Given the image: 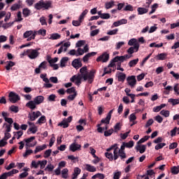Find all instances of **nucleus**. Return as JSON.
I'll return each instance as SVG.
<instances>
[{
    "instance_id": "6ab92c4d",
    "label": "nucleus",
    "mask_w": 179,
    "mask_h": 179,
    "mask_svg": "<svg viewBox=\"0 0 179 179\" xmlns=\"http://www.w3.org/2000/svg\"><path fill=\"white\" fill-rule=\"evenodd\" d=\"M167 58V53H160L157 55V59L158 61H164Z\"/></svg>"
},
{
    "instance_id": "4be33fe9",
    "label": "nucleus",
    "mask_w": 179,
    "mask_h": 179,
    "mask_svg": "<svg viewBox=\"0 0 179 179\" xmlns=\"http://www.w3.org/2000/svg\"><path fill=\"white\" fill-rule=\"evenodd\" d=\"M44 149H47V145L43 144L42 146H37L34 150L35 155L38 153V152H41V150H44Z\"/></svg>"
},
{
    "instance_id": "a19ab883",
    "label": "nucleus",
    "mask_w": 179,
    "mask_h": 179,
    "mask_svg": "<svg viewBox=\"0 0 179 179\" xmlns=\"http://www.w3.org/2000/svg\"><path fill=\"white\" fill-rule=\"evenodd\" d=\"M136 44H139V43H138V41L136 40V38H131L128 42V45H133V47H134V45Z\"/></svg>"
},
{
    "instance_id": "72a5a7b5",
    "label": "nucleus",
    "mask_w": 179,
    "mask_h": 179,
    "mask_svg": "<svg viewBox=\"0 0 179 179\" xmlns=\"http://www.w3.org/2000/svg\"><path fill=\"white\" fill-rule=\"evenodd\" d=\"M80 72L81 73V76H83V75H89V73H87V67L83 66L80 69Z\"/></svg>"
},
{
    "instance_id": "79ce46f5",
    "label": "nucleus",
    "mask_w": 179,
    "mask_h": 179,
    "mask_svg": "<svg viewBox=\"0 0 179 179\" xmlns=\"http://www.w3.org/2000/svg\"><path fill=\"white\" fill-rule=\"evenodd\" d=\"M124 145L126 146V148H128L129 149L134 148V145L135 144L134 141H130L128 143L124 142Z\"/></svg>"
},
{
    "instance_id": "5701e85b",
    "label": "nucleus",
    "mask_w": 179,
    "mask_h": 179,
    "mask_svg": "<svg viewBox=\"0 0 179 179\" xmlns=\"http://www.w3.org/2000/svg\"><path fill=\"white\" fill-rule=\"evenodd\" d=\"M30 13H31V11L28 8H24L22 10V15L24 17H28V16H30Z\"/></svg>"
},
{
    "instance_id": "9b49d317",
    "label": "nucleus",
    "mask_w": 179,
    "mask_h": 179,
    "mask_svg": "<svg viewBox=\"0 0 179 179\" xmlns=\"http://www.w3.org/2000/svg\"><path fill=\"white\" fill-rule=\"evenodd\" d=\"M138 51H139V44H136L134 46L130 47L127 50L128 54H130V55L134 54V52H138Z\"/></svg>"
},
{
    "instance_id": "603ef678",
    "label": "nucleus",
    "mask_w": 179,
    "mask_h": 179,
    "mask_svg": "<svg viewBox=\"0 0 179 179\" xmlns=\"http://www.w3.org/2000/svg\"><path fill=\"white\" fill-rule=\"evenodd\" d=\"M62 174L63 178H68V169H64L62 171Z\"/></svg>"
},
{
    "instance_id": "7ed1b4c3",
    "label": "nucleus",
    "mask_w": 179,
    "mask_h": 179,
    "mask_svg": "<svg viewBox=\"0 0 179 179\" xmlns=\"http://www.w3.org/2000/svg\"><path fill=\"white\" fill-rule=\"evenodd\" d=\"M40 48L38 49H28L27 52L28 53V57L30 59H36L38 55H40Z\"/></svg>"
},
{
    "instance_id": "1a4fd4ad",
    "label": "nucleus",
    "mask_w": 179,
    "mask_h": 179,
    "mask_svg": "<svg viewBox=\"0 0 179 179\" xmlns=\"http://www.w3.org/2000/svg\"><path fill=\"white\" fill-rule=\"evenodd\" d=\"M81 148H82V145H80V144L73 143L69 146V150L71 152H76L78 150H80Z\"/></svg>"
},
{
    "instance_id": "20e7f679",
    "label": "nucleus",
    "mask_w": 179,
    "mask_h": 179,
    "mask_svg": "<svg viewBox=\"0 0 179 179\" xmlns=\"http://www.w3.org/2000/svg\"><path fill=\"white\" fill-rule=\"evenodd\" d=\"M118 145L117 143L111 145L109 148L106 149V152L109 153L111 150H114V160H117L118 159Z\"/></svg>"
},
{
    "instance_id": "680f3d73",
    "label": "nucleus",
    "mask_w": 179,
    "mask_h": 179,
    "mask_svg": "<svg viewBox=\"0 0 179 179\" xmlns=\"http://www.w3.org/2000/svg\"><path fill=\"white\" fill-rule=\"evenodd\" d=\"M85 41H78L76 44V47H82V45H85Z\"/></svg>"
},
{
    "instance_id": "0eeeda50",
    "label": "nucleus",
    "mask_w": 179,
    "mask_h": 179,
    "mask_svg": "<svg viewBox=\"0 0 179 179\" xmlns=\"http://www.w3.org/2000/svg\"><path fill=\"white\" fill-rule=\"evenodd\" d=\"M41 112L36 111V112H31V113H29L28 118H29L30 121H36L38 117H41Z\"/></svg>"
},
{
    "instance_id": "c756f323",
    "label": "nucleus",
    "mask_w": 179,
    "mask_h": 179,
    "mask_svg": "<svg viewBox=\"0 0 179 179\" xmlns=\"http://www.w3.org/2000/svg\"><path fill=\"white\" fill-rule=\"evenodd\" d=\"M58 127H62L63 128H68L69 123L66 122V120H63L60 123L58 124Z\"/></svg>"
},
{
    "instance_id": "39448f33",
    "label": "nucleus",
    "mask_w": 179,
    "mask_h": 179,
    "mask_svg": "<svg viewBox=\"0 0 179 179\" xmlns=\"http://www.w3.org/2000/svg\"><path fill=\"white\" fill-rule=\"evenodd\" d=\"M8 97H9V101H10V103H15L17 101H19V100H20V96L17 95V94L13 92H10L9 93Z\"/></svg>"
},
{
    "instance_id": "69168bd1",
    "label": "nucleus",
    "mask_w": 179,
    "mask_h": 179,
    "mask_svg": "<svg viewBox=\"0 0 179 179\" xmlns=\"http://www.w3.org/2000/svg\"><path fill=\"white\" fill-rule=\"evenodd\" d=\"M121 177V171L114 173L113 179H120Z\"/></svg>"
},
{
    "instance_id": "bf43d9fd",
    "label": "nucleus",
    "mask_w": 179,
    "mask_h": 179,
    "mask_svg": "<svg viewBox=\"0 0 179 179\" xmlns=\"http://www.w3.org/2000/svg\"><path fill=\"white\" fill-rule=\"evenodd\" d=\"M99 33H100V29H95L91 31L90 36L91 37H94V36H97Z\"/></svg>"
},
{
    "instance_id": "09e8293b",
    "label": "nucleus",
    "mask_w": 179,
    "mask_h": 179,
    "mask_svg": "<svg viewBox=\"0 0 179 179\" xmlns=\"http://www.w3.org/2000/svg\"><path fill=\"white\" fill-rule=\"evenodd\" d=\"M161 115H164V117H166V118H167V117H170V111L169 110H162L160 112Z\"/></svg>"
},
{
    "instance_id": "052dcab7",
    "label": "nucleus",
    "mask_w": 179,
    "mask_h": 179,
    "mask_svg": "<svg viewBox=\"0 0 179 179\" xmlns=\"http://www.w3.org/2000/svg\"><path fill=\"white\" fill-rule=\"evenodd\" d=\"M55 99H57V96L55 94H52L48 96V100L49 101H55Z\"/></svg>"
},
{
    "instance_id": "423d86ee",
    "label": "nucleus",
    "mask_w": 179,
    "mask_h": 179,
    "mask_svg": "<svg viewBox=\"0 0 179 179\" xmlns=\"http://www.w3.org/2000/svg\"><path fill=\"white\" fill-rule=\"evenodd\" d=\"M109 59H110V55H108V53L105 52L99 57H97L96 62H100L101 61H102V62H107Z\"/></svg>"
},
{
    "instance_id": "2eb2a0df",
    "label": "nucleus",
    "mask_w": 179,
    "mask_h": 179,
    "mask_svg": "<svg viewBox=\"0 0 179 179\" xmlns=\"http://www.w3.org/2000/svg\"><path fill=\"white\" fill-rule=\"evenodd\" d=\"M37 103L34 101H29L26 104V107H28V108H30V110H35L36 108Z\"/></svg>"
},
{
    "instance_id": "ddd939ff",
    "label": "nucleus",
    "mask_w": 179,
    "mask_h": 179,
    "mask_svg": "<svg viewBox=\"0 0 179 179\" xmlns=\"http://www.w3.org/2000/svg\"><path fill=\"white\" fill-rule=\"evenodd\" d=\"M96 54L97 52H92L87 53L83 58V62H87V61H89V58L92 57H94V55H96Z\"/></svg>"
},
{
    "instance_id": "a878e982",
    "label": "nucleus",
    "mask_w": 179,
    "mask_h": 179,
    "mask_svg": "<svg viewBox=\"0 0 179 179\" xmlns=\"http://www.w3.org/2000/svg\"><path fill=\"white\" fill-rule=\"evenodd\" d=\"M34 139H36V136H31L30 138H24L23 141L26 143L25 146L29 145V143H31Z\"/></svg>"
},
{
    "instance_id": "e2e57ef3",
    "label": "nucleus",
    "mask_w": 179,
    "mask_h": 179,
    "mask_svg": "<svg viewBox=\"0 0 179 179\" xmlns=\"http://www.w3.org/2000/svg\"><path fill=\"white\" fill-rule=\"evenodd\" d=\"M39 68H42L43 69H47V62L44 61L43 62H41L39 66Z\"/></svg>"
},
{
    "instance_id": "f3484780",
    "label": "nucleus",
    "mask_w": 179,
    "mask_h": 179,
    "mask_svg": "<svg viewBox=\"0 0 179 179\" xmlns=\"http://www.w3.org/2000/svg\"><path fill=\"white\" fill-rule=\"evenodd\" d=\"M34 102L37 106L41 104L44 101V97L41 95L37 96L34 99Z\"/></svg>"
},
{
    "instance_id": "3c124183",
    "label": "nucleus",
    "mask_w": 179,
    "mask_h": 179,
    "mask_svg": "<svg viewBox=\"0 0 179 179\" xmlns=\"http://www.w3.org/2000/svg\"><path fill=\"white\" fill-rule=\"evenodd\" d=\"M117 33H118V29L110 30L107 32V34L108 36H115V34H117Z\"/></svg>"
},
{
    "instance_id": "4468645a",
    "label": "nucleus",
    "mask_w": 179,
    "mask_h": 179,
    "mask_svg": "<svg viewBox=\"0 0 179 179\" xmlns=\"http://www.w3.org/2000/svg\"><path fill=\"white\" fill-rule=\"evenodd\" d=\"M85 170L90 171V173H94L96 171V167L89 164L85 165Z\"/></svg>"
},
{
    "instance_id": "4c0bfd02",
    "label": "nucleus",
    "mask_w": 179,
    "mask_h": 179,
    "mask_svg": "<svg viewBox=\"0 0 179 179\" xmlns=\"http://www.w3.org/2000/svg\"><path fill=\"white\" fill-rule=\"evenodd\" d=\"M30 132H31L32 134H36V132H37V127L34 126L33 127L29 128L27 130V134L28 135H30Z\"/></svg>"
},
{
    "instance_id": "6e6552de",
    "label": "nucleus",
    "mask_w": 179,
    "mask_h": 179,
    "mask_svg": "<svg viewBox=\"0 0 179 179\" xmlns=\"http://www.w3.org/2000/svg\"><path fill=\"white\" fill-rule=\"evenodd\" d=\"M128 85L131 86V87H134L136 85V77L135 76H129L127 78Z\"/></svg>"
},
{
    "instance_id": "58836bf2",
    "label": "nucleus",
    "mask_w": 179,
    "mask_h": 179,
    "mask_svg": "<svg viewBox=\"0 0 179 179\" xmlns=\"http://www.w3.org/2000/svg\"><path fill=\"white\" fill-rule=\"evenodd\" d=\"M171 172L172 173V174H178L179 173V166H173L171 169Z\"/></svg>"
},
{
    "instance_id": "f8f14e48",
    "label": "nucleus",
    "mask_w": 179,
    "mask_h": 179,
    "mask_svg": "<svg viewBox=\"0 0 179 179\" xmlns=\"http://www.w3.org/2000/svg\"><path fill=\"white\" fill-rule=\"evenodd\" d=\"M127 78V74L120 72H117V80L118 82H122L124 83L125 81V79Z\"/></svg>"
},
{
    "instance_id": "393cba45",
    "label": "nucleus",
    "mask_w": 179,
    "mask_h": 179,
    "mask_svg": "<svg viewBox=\"0 0 179 179\" xmlns=\"http://www.w3.org/2000/svg\"><path fill=\"white\" fill-rule=\"evenodd\" d=\"M138 62H139V59L138 58L131 60L129 62V66H130V68H134V66H135L138 64Z\"/></svg>"
},
{
    "instance_id": "774afa93",
    "label": "nucleus",
    "mask_w": 179,
    "mask_h": 179,
    "mask_svg": "<svg viewBox=\"0 0 179 179\" xmlns=\"http://www.w3.org/2000/svg\"><path fill=\"white\" fill-rule=\"evenodd\" d=\"M111 17V15H110V13H103L102 16H101V19H110Z\"/></svg>"
},
{
    "instance_id": "864d4df0",
    "label": "nucleus",
    "mask_w": 179,
    "mask_h": 179,
    "mask_svg": "<svg viewBox=\"0 0 179 179\" xmlns=\"http://www.w3.org/2000/svg\"><path fill=\"white\" fill-rule=\"evenodd\" d=\"M17 19L15 20L14 22H22V20H23V18L22 17V12L21 11L17 12Z\"/></svg>"
},
{
    "instance_id": "b1692460",
    "label": "nucleus",
    "mask_w": 179,
    "mask_h": 179,
    "mask_svg": "<svg viewBox=\"0 0 179 179\" xmlns=\"http://www.w3.org/2000/svg\"><path fill=\"white\" fill-rule=\"evenodd\" d=\"M111 118L108 117V116H106V117L103 118L101 120V125H103V124H106V125H108L110 124V121Z\"/></svg>"
},
{
    "instance_id": "338daca9",
    "label": "nucleus",
    "mask_w": 179,
    "mask_h": 179,
    "mask_svg": "<svg viewBox=\"0 0 179 179\" xmlns=\"http://www.w3.org/2000/svg\"><path fill=\"white\" fill-rule=\"evenodd\" d=\"M33 153V150H26L25 153L23 155V157H27V156Z\"/></svg>"
},
{
    "instance_id": "c85d7f7f",
    "label": "nucleus",
    "mask_w": 179,
    "mask_h": 179,
    "mask_svg": "<svg viewBox=\"0 0 179 179\" xmlns=\"http://www.w3.org/2000/svg\"><path fill=\"white\" fill-rule=\"evenodd\" d=\"M61 38V35L57 33L50 34V40H58Z\"/></svg>"
},
{
    "instance_id": "e433bc0d",
    "label": "nucleus",
    "mask_w": 179,
    "mask_h": 179,
    "mask_svg": "<svg viewBox=\"0 0 179 179\" xmlns=\"http://www.w3.org/2000/svg\"><path fill=\"white\" fill-rule=\"evenodd\" d=\"M114 61H115L116 62H118V61H120L121 64L122 62H124L125 61V57H124V56H116L114 58Z\"/></svg>"
},
{
    "instance_id": "aec40b11",
    "label": "nucleus",
    "mask_w": 179,
    "mask_h": 179,
    "mask_svg": "<svg viewBox=\"0 0 179 179\" xmlns=\"http://www.w3.org/2000/svg\"><path fill=\"white\" fill-rule=\"evenodd\" d=\"M149 10L148 8H142V7H138L137 8L138 14V15H145V13H148Z\"/></svg>"
},
{
    "instance_id": "473e14b6",
    "label": "nucleus",
    "mask_w": 179,
    "mask_h": 179,
    "mask_svg": "<svg viewBox=\"0 0 179 179\" xmlns=\"http://www.w3.org/2000/svg\"><path fill=\"white\" fill-rule=\"evenodd\" d=\"M89 13V10L87 9H85L80 15L79 17V20H80V22H83V20L85 19V16L86 15H87V13Z\"/></svg>"
},
{
    "instance_id": "13d9d810",
    "label": "nucleus",
    "mask_w": 179,
    "mask_h": 179,
    "mask_svg": "<svg viewBox=\"0 0 179 179\" xmlns=\"http://www.w3.org/2000/svg\"><path fill=\"white\" fill-rule=\"evenodd\" d=\"M10 109V111H13V113H19V108L14 105L11 106Z\"/></svg>"
},
{
    "instance_id": "f704fd0d",
    "label": "nucleus",
    "mask_w": 179,
    "mask_h": 179,
    "mask_svg": "<svg viewBox=\"0 0 179 179\" xmlns=\"http://www.w3.org/2000/svg\"><path fill=\"white\" fill-rule=\"evenodd\" d=\"M105 157L108 159L109 162H113L114 159V155L111 152H105Z\"/></svg>"
},
{
    "instance_id": "4d7b16f0",
    "label": "nucleus",
    "mask_w": 179,
    "mask_h": 179,
    "mask_svg": "<svg viewBox=\"0 0 179 179\" xmlns=\"http://www.w3.org/2000/svg\"><path fill=\"white\" fill-rule=\"evenodd\" d=\"M82 23V21H80V20L78 21V20H73L72 21V24L73 26H75L76 27H78V26H80Z\"/></svg>"
},
{
    "instance_id": "49530a36",
    "label": "nucleus",
    "mask_w": 179,
    "mask_h": 179,
    "mask_svg": "<svg viewBox=\"0 0 179 179\" xmlns=\"http://www.w3.org/2000/svg\"><path fill=\"white\" fill-rule=\"evenodd\" d=\"M51 152H52L51 149L45 150L44 152L43 157H45V159H48V157L51 156Z\"/></svg>"
},
{
    "instance_id": "412c9836",
    "label": "nucleus",
    "mask_w": 179,
    "mask_h": 179,
    "mask_svg": "<svg viewBox=\"0 0 179 179\" xmlns=\"http://www.w3.org/2000/svg\"><path fill=\"white\" fill-rule=\"evenodd\" d=\"M69 61V58L68 57H62L60 60V66L62 68H64L65 66V64Z\"/></svg>"
},
{
    "instance_id": "a211bd4d",
    "label": "nucleus",
    "mask_w": 179,
    "mask_h": 179,
    "mask_svg": "<svg viewBox=\"0 0 179 179\" xmlns=\"http://www.w3.org/2000/svg\"><path fill=\"white\" fill-rule=\"evenodd\" d=\"M136 149L137 151H139L141 154L145 153V152H146V145H143L141 146L140 145H138L136 146Z\"/></svg>"
},
{
    "instance_id": "f257e3e1",
    "label": "nucleus",
    "mask_w": 179,
    "mask_h": 179,
    "mask_svg": "<svg viewBox=\"0 0 179 179\" xmlns=\"http://www.w3.org/2000/svg\"><path fill=\"white\" fill-rule=\"evenodd\" d=\"M96 73V71L92 70L89 75L87 74H83L81 76L80 74L78 75H74L70 78V81L73 83H75L76 86H80V84L82 83V79L86 82V80H88V83H93V81L94 80V74Z\"/></svg>"
},
{
    "instance_id": "cd10ccee",
    "label": "nucleus",
    "mask_w": 179,
    "mask_h": 179,
    "mask_svg": "<svg viewBox=\"0 0 179 179\" xmlns=\"http://www.w3.org/2000/svg\"><path fill=\"white\" fill-rule=\"evenodd\" d=\"M117 155H118V157H120L122 160H124V159H127V154L125 153V151L117 150Z\"/></svg>"
},
{
    "instance_id": "7c9ffc66",
    "label": "nucleus",
    "mask_w": 179,
    "mask_h": 179,
    "mask_svg": "<svg viewBox=\"0 0 179 179\" xmlns=\"http://www.w3.org/2000/svg\"><path fill=\"white\" fill-rule=\"evenodd\" d=\"M121 127H122V124H121L120 122L116 123V124L114 126L113 132H118V131H121Z\"/></svg>"
},
{
    "instance_id": "0e129e2a",
    "label": "nucleus",
    "mask_w": 179,
    "mask_h": 179,
    "mask_svg": "<svg viewBox=\"0 0 179 179\" xmlns=\"http://www.w3.org/2000/svg\"><path fill=\"white\" fill-rule=\"evenodd\" d=\"M129 120L130 122H132V121H135V120H136V115H135V113H131L129 115Z\"/></svg>"
},
{
    "instance_id": "9d476101",
    "label": "nucleus",
    "mask_w": 179,
    "mask_h": 179,
    "mask_svg": "<svg viewBox=\"0 0 179 179\" xmlns=\"http://www.w3.org/2000/svg\"><path fill=\"white\" fill-rule=\"evenodd\" d=\"M83 65V64H82V62H80V58L75 59L72 62V66H73V68H76V69H79V68H82Z\"/></svg>"
},
{
    "instance_id": "2f4dec72",
    "label": "nucleus",
    "mask_w": 179,
    "mask_h": 179,
    "mask_svg": "<svg viewBox=\"0 0 179 179\" xmlns=\"http://www.w3.org/2000/svg\"><path fill=\"white\" fill-rule=\"evenodd\" d=\"M6 62H7V65L6 66V71H10V68H12V66H15V62L12 61H9Z\"/></svg>"
},
{
    "instance_id": "ea45409f",
    "label": "nucleus",
    "mask_w": 179,
    "mask_h": 179,
    "mask_svg": "<svg viewBox=\"0 0 179 179\" xmlns=\"http://www.w3.org/2000/svg\"><path fill=\"white\" fill-rule=\"evenodd\" d=\"M113 6H114V1L106 2L105 3L106 9H111V8H113Z\"/></svg>"
},
{
    "instance_id": "de8ad7c7",
    "label": "nucleus",
    "mask_w": 179,
    "mask_h": 179,
    "mask_svg": "<svg viewBox=\"0 0 179 179\" xmlns=\"http://www.w3.org/2000/svg\"><path fill=\"white\" fill-rule=\"evenodd\" d=\"M166 146V143H159L155 145V150H159V149H163Z\"/></svg>"
},
{
    "instance_id": "f03ea898",
    "label": "nucleus",
    "mask_w": 179,
    "mask_h": 179,
    "mask_svg": "<svg viewBox=\"0 0 179 179\" xmlns=\"http://www.w3.org/2000/svg\"><path fill=\"white\" fill-rule=\"evenodd\" d=\"M35 9L37 10H41V9H50L51 8V1L45 2L44 0H40L34 6Z\"/></svg>"
},
{
    "instance_id": "6e6d98bb",
    "label": "nucleus",
    "mask_w": 179,
    "mask_h": 179,
    "mask_svg": "<svg viewBox=\"0 0 179 179\" xmlns=\"http://www.w3.org/2000/svg\"><path fill=\"white\" fill-rule=\"evenodd\" d=\"M83 54H85V50L80 48H78L77 50L76 57H80V55H83Z\"/></svg>"
},
{
    "instance_id": "bb28decb",
    "label": "nucleus",
    "mask_w": 179,
    "mask_h": 179,
    "mask_svg": "<svg viewBox=\"0 0 179 179\" xmlns=\"http://www.w3.org/2000/svg\"><path fill=\"white\" fill-rule=\"evenodd\" d=\"M34 34V31L30 30V31H27L24 33L23 37L24 38H28V37H31Z\"/></svg>"
},
{
    "instance_id": "8fccbe9b",
    "label": "nucleus",
    "mask_w": 179,
    "mask_h": 179,
    "mask_svg": "<svg viewBox=\"0 0 179 179\" xmlns=\"http://www.w3.org/2000/svg\"><path fill=\"white\" fill-rule=\"evenodd\" d=\"M114 132V129H110L104 132V136H111Z\"/></svg>"
},
{
    "instance_id": "c03bdc74",
    "label": "nucleus",
    "mask_w": 179,
    "mask_h": 179,
    "mask_svg": "<svg viewBox=\"0 0 179 179\" xmlns=\"http://www.w3.org/2000/svg\"><path fill=\"white\" fill-rule=\"evenodd\" d=\"M169 103H171L172 106H177V104H179V99H169Z\"/></svg>"
},
{
    "instance_id": "37998d69",
    "label": "nucleus",
    "mask_w": 179,
    "mask_h": 179,
    "mask_svg": "<svg viewBox=\"0 0 179 179\" xmlns=\"http://www.w3.org/2000/svg\"><path fill=\"white\" fill-rule=\"evenodd\" d=\"M152 10L149 13V15H152V13H155L156 12V9H157V8H159V4L157 3H154L152 6Z\"/></svg>"
},
{
    "instance_id": "dca6fc26",
    "label": "nucleus",
    "mask_w": 179,
    "mask_h": 179,
    "mask_svg": "<svg viewBox=\"0 0 179 179\" xmlns=\"http://www.w3.org/2000/svg\"><path fill=\"white\" fill-rule=\"evenodd\" d=\"M22 1L19 0L18 3H14L11 7L10 10L13 11L17 10V9H20L22 8Z\"/></svg>"
},
{
    "instance_id": "5fc2aeb1",
    "label": "nucleus",
    "mask_w": 179,
    "mask_h": 179,
    "mask_svg": "<svg viewBox=\"0 0 179 179\" xmlns=\"http://www.w3.org/2000/svg\"><path fill=\"white\" fill-rule=\"evenodd\" d=\"M129 134H131V130H129L128 131H127L126 133L124 134H120V136H121V138L124 140V139H127V138H128V135H129Z\"/></svg>"
},
{
    "instance_id": "a18cd8bd",
    "label": "nucleus",
    "mask_w": 179,
    "mask_h": 179,
    "mask_svg": "<svg viewBox=\"0 0 179 179\" xmlns=\"http://www.w3.org/2000/svg\"><path fill=\"white\" fill-rule=\"evenodd\" d=\"M47 160H43V161H38V164H39V166H41V169H44V167H45V166H47Z\"/></svg>"
},
{
    "instance_id": "c9c22d12",
    "label": "nucleus",
    "mask_w": 179,
    "mask_h": 179,
    "mask_svg": "<svg viewBox=\"0 0 179 179\" xmlns=\"http://www.w3.org/2000/svg\"><path fill=\"white\" fill-rule=\"evenodd\" d=\"M45 121H47V119L45 118V116L42 115L36 122V124H45Z\"/></svg>"
}]
</instances>
